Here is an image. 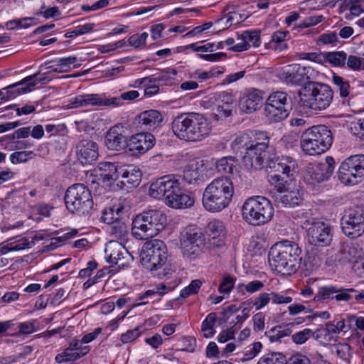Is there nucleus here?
<instances>
[{
  "instance_id": "29",
  "label": "nucleus",
  "mask_w": 364,
  "mask_h": 364,
  "mask_svg": "<svg viewBox=\"0 0 364 364\" xmlns=\"http://www.w3.org/2000/svg\"><path fill=\"white\" fill-rule=\"evenodd\" d=\"M276 200L285 206L295 207L301 204L304 198L300 190L298 188H285L282 193H279V195L276 196Z\"/></svg>"
},
{
  "instance_id": "33",
  "label": "nucleus",
  "mask_w": 364,
  "mask_h": 364,
  "mask_svg": "<svg viewBox=\"0 0 364 364\" xmlns=\"http://www.w3.org/2000/svg\"><path fill=\"white\" fill-rule=\"evenodd\" d=\"M122 166L118 167L115 164L111 162H102L99 164V169L101 171L100 177L103 181L119 180V170H121Z\"/></svg>"
},
{
  "instance_id": "49",
  "label": "nucleus",
  "mask_w": 364,
  "mask_h": 364,
  "mask_svg": "<svg viewBox=\"0 0 364 364\" xmlns=\"http://www.w3.org/2000/svg\"><path fill=\"white\" fill-rule=\"evenodd\" d=\"M314 336V331L309 328H305L292 335L291 338L296 344H303Z\"/></svg>"
},
{
  "instance_id": "64",
  "label": "nucleus",
  "mask_w": 364,
  "mask_h": 364,
  "mask_svg": "<svg viewBox=\"0 0 364 364\" xmlns=\"http://www.w3.org/2000/svg\"><path fill=\"white\" fill-rule=\"evenodd\" d=\"M16 238H10L6 242L0 244V252L5 255L11 251H18V247H14V244L16 243Z\"/></svg>"
},
{
  "instance_id": "60",
  "label": "nucleus",
  "mask_w": 364,
  "mask_h": 364,
  "mask_svg": "<svg viewBox=\"0 0 364 364\" xmlns=\"http://www.w3.org/2000/svg\"><path fill=\"white\" fill-rule=\"evenodd\" d=\"M357 290L353 288L350 289H338V291L335 295L336 301H349L352 296L350 293H355Z\"/></svg>"
},
{
  "instance_id": "36",
  "label": "nucleus",
  "mask_w": 364,
  "mask_h": 364,
  "mask_svg": "<svg viewBox=\"0 0 364 364\" xmlns=\"http://www.w3.org/2000/svg\"><path fill=\"white\" fill-rule=\"evenodd\" d=\"M237 165V160L233 156L223 157L215 164L217 171L223 174L233 173Z\"/></svg>"
},
{
  "instance_id": "47",
  "label": "nucleus",
  "mask_w": 364,
  "mask_h": 364,
  "mask_svg": "<svg viewBox=\"0 0 364 364\" xmlns=\"http://www.w3.org/2000/svg\"><path fill=\"white\" fill-rule=\"evenodd\" d=\"M259 31H245L241 35V39L245 41L247 44L252 43L254 47H258L260 45Z\"/></svg>"
},
{
  "instance_id": "63",
  "label": "nucleus",
  "mask_w": 364,
  "mask_h": 364,
  "mask_svg": "<svg viewBox=\"0 0 364 364\" xmlns=\"http://www.w3.org/2000/svg\"><path fill=\"white\" fill-rule=\"evenodd\" d=\"M254 330L255 331H260L264 328L265 316L263 313L259 312L256 314L253 318Z\"/></svg>"
},
{
  "instance_id": "59",
  "label": "nucleus",
  "mask_w": 364,
  "mask_h": 364,
  "mask_svg": "<svg viewBox=\"0 0 364 364\" xmlns=\"http://www.w3.org/2000/svg\"><path fill=\"white\" fill-rule=\"evenodd\" d=\"M141 332L138 328H136L132 330H129L126 333L122 334L121 336V341L122 343H127L134 341L137 338Z\"/></svg>"
},
{
  "instance_id": "7",
  "label": "nucleus",
  "mask_w": 364,
  "mask_h": 364,
  "mask_svg": "<svg viewBox=\"0 0 364 364\" xmlns=\"http://www.w3.org/2000/svg\"><path fill=\"white\" fill-rule=\"evenodd\" d=\"M233 194L232 180L227 176L218 177L205 188L203 195V205L209 212H220L229 205Z\"/></svg>"
},
{
  "instance_id": "48",
  "label": "nucleus",
  "mask_w": 364,
  "mask_h": 364,
  "mask_svg": "<svg viewBox=\"0 0 364 364\" xmlns=\"http://www.w3.org/2000/svg\"><path fill=\"white\" fill-rule=\"evenodd\" d=\"M33 351V348L30 346H24L22 351L17 355L9 356L8 358H2V360L1 361L3 364H7L14 363L16 361H18L21 359L26 358V357L31 353Z\"/></svg>"
},
{
  "instance_id": "28",
  "label": "nucleus",
  "mask_w": 364,
  "mask_h": 364,
  "mask_svg": "<svg viewBox=\"0 0 364 364\" xmlns=\"http://www.w3.org/2000/svg\"><path fill=\"white\" fill-rule=\"evenodd\" d=\"M203 164L199 162L186 166L182 174L183 181L188 184L199 185L204 182Z\"/></svg>"
},
{
  "instance_id": "13",
  "label": "nucleus",
  "mask_w": 364,
  "mask_h": 364,
  "mask_svg": "<svg viewBox=\"0 0 364 364\" xmlns=\"http://www.w3.org/2000/svg\"><path fill=\"white\" fill-rule=\"evenodd\" d=\"M181 248L188 257H197L205 245V237L201 230L195 225L185 228L181 237Z\"/></svg>"
},
{
  "instance_id": "42",
  "label": "nucleus",
  "mask_w": 364,
  "mask_h": 364,
  "mask_svg": "<svg viewBox=\"0 0 364 364\" xmlns=\"http://www.w3.org/2000/svg\"><path fill=\"white\" fill-rule=\"evenodd\" d=\"M338 291V289L336 287L330 285L320 287L317 294L315 296L316 300H325L335 299L336 294Z\"/></svg>"
},
{
  "instance_id": "9",
  "label": "nucleus",
  "mask_w": 364,
  "mask_h": 364,
  "mask_svg": "<svg viewBox=\"0 0 364 364\" xmlns=\"http://www.w3.org/2000/svg\"><path fill=\"white\" fill-rule=\"evenodd\" d=\"M67 209L78 215H90L93 208V200L90 190L82 183L70 186L65 194Z\"/></svg>"
},
{
  "instance_id": "34",
  "label": "nucleus",
  "mask_w": 364,
  "mask_h": 364,
  "mask_svg": "<svg viewBox=\"0 0 364 364\" xmlns=\"http://www.w3.org/2000/svg\"><path fill=\"white\" fill-rule=\"evenodd\" d=\"M357 250L356 248L348 244H343L340 247L336 259L341 264H346L353 262L356 258Z\"/></svg>"
},
{
  "instance_id": "37",
  "label": "nucleus",
  "mask_w": 364,
  "mask_h": 364,
  "mask_svg": "<svg viewBox=\"0 0 364 364\" xmlns=\"http://www.w3.org/2000/svg\"><path fill=\"white\" fill-rule=\"evenodd\" d=\"M291 333L290 328L277 326L266 331L264 336L272 343L279 341L281 338L290 336Z\"/></svg>"
},
{
  "instance_id": "26",
  "label": "nucleus",
  "mask_w": 364,
  "mask_h": 364,
  "mask_svg": "<svg viewBox=\"0 0 364 364\" xmlns=\"http://www.w3.org/2000/svg\"><path fill=\"white\" fill-rule=\"evenodd\" d=\"M264 92L257 89L247 92L239 102L240 109L245 112L252 113L261 107Z\"/></svg>"
},
{
  "instance_id": "57",
  "label": "nucleus",
  "mask_w": 364,
  "mask_h": 364,
  "mask_svg": "<svg viewBox=\"0 0 364 364\" xmlns=\"http://www.w3.org/2000/svg\"><path fill=\"white\" fill-rule=\"evenodd\" d=\"M167 289H170L166 285L164 284H160L156 287L155 289L147 290L144 294L140 295L139 297V300L141 301L150 296L154 295L156 294H159L160 295H164L165 294V291Z\"/></svg>"
},
{
  "instance_id": "19",
  "label": "nucleus",
  "mask_w": 364,
  "mask_h": 364,
  "mask_svg": "<svg viewBox=\"0 0 364 364\" xmlns=\"http://www.w3.org/2000/svg\"><path fill=\"white\" fill-rule=\"evenodd\" d=\"M312 71L311 67H304L299 64L289 65L279 73V77L284 82L301 85L305 80H309L308 74Z\"/></svg>"
},
{
  "instance_id": "2",
  "label": "nucleus",
  "mask_w": 364,
  "mask_h": 364,
  "mask_svg": "<svg viewBox=\"0 0 364 364\" xmlns=\"http://www.w3.org/2000/svg\"><path fill=\"white\" fill-rule=\"evenodd\" d=\"M152 198L164 199L165 203L173 208H187L193 205L194 197L191 193L183 192L178 179L171 176H164L153 182L149 188Z\"/></svg>"
},
{
  "instance_id": "25",
  "label": "nucleus",
  "mask_w": 364,
  "mask_h": 364,
  "mask_svg": "<svg viewBox=\"0 0 364 364\" xmlns=\"http://www.w3.org/2000/svg\"><path fill=\"white\" fill-rule=\"evenodd\" d=\"M127 141L124 127L122 125H115L107 132L105 145L110 150H122L127 146Z\"/></svg>"
},
{
  "instance_id": "55",
  "label": "nucleus",
  "mask_w": 364,
  "mask_h": 364,
  "mask_svg": "<svg viewBox=\"0 0 364 364\" xmlns=\"http://www.w3.org/2000/svg\"><path fill=\"white\" fill-rule=\"evenodd\" d=\"M264 287V284L262 282L259 280H254L247 283V284H240L239 286H237V289L244 287L247 292L250 294H253L255 292L262 290Z\"/></svg>"
},
{
  "instance_id": "24",
  "label": "nucleus",
  "mask_w": 364,
  "mask_h": 364,
  "mask_svg": "<svg viewBox=\"0 0 364 364\" xmlns=\"http://www.w3.org/2000/svg\"><path fill=\"white\" fill-rule=\"evenodd\" d=\"M38 75V73L33 75L28 76L19 82L4 88L3 90L6 92H3L1 100H8L9 99L15 97L21 93L31 92L36 85V82L31 80Z\"/></svg>"
},
{
  "instance_id": "62",
  "label": "nucleus",
  "mask_w": 364,
  "mask_h": 364,
  "mask_svg": "<svg viewBox=\"0 0 364 364\" xmlns=\"http://www.w3.org/2000/svg\"><path fill=\"white\" fill-rule=\"evenodd\" d=\"M350 346L347 343L338 344L335 347V352L339 358L346 360L350 355Z\"/></svg>"
},
{
  "instance_id": "54",
  "label": "nucleus",
  "mask_w": 364,
  "mask_h": 364,
  "mask_svg": "<svg viewBox=\"0 0 364 364\" xmlns=\"http://www.w3.org/2000/svg\"><path fill=\"white\" fill-rule=\"evenodd\" d=\"M223 73H224V69L223 68L213 69L208 72L196 71L195 73V77L199 79L201 81H203L207 79L212 78V77H214L219 75H221Z\"/></svg>"
},
{
  "instance_id": "10",
  "label": "nucleus",
  "mask_w": 364,
  "mask_h": 364,
  "mask_svg": "<svg viewBox=\"0 0 364 364\" xmlns=\"http://www.w3.org/2000/svg\"><path fill=\"white\" fill-rule=\"evenodd\" d=\"M274 208L269 200L264 197L250 198L242 205L243 218L252 225H264L271 220Z\"/></svg>"
},
{
  "instance_id": "23",
  "label": "nucleus",
  "mask_w": 364,
  "mask_h": 364,
  "mask_svg": "<svg viewBox=\"0 0 364 364\" xmlns=\"http://www.w3.org/2000/svg\"><path fill=\"white\" fill-rule=\"evenodd\" d=\"M119 180L117 186L120 189L127 188L129 189L139 186L141 178V171L139 168H136L133 166H122L119 170Z\"/></svg>"
},
{
  "instance_id": "16",
  "label": "nucleus",
  "mask_w": 364,
  "mask_h": 364,
  "mask_svg": "<svg viewBox=\"0 0 364 364\" xmlns=\"http://www.w3.org/2000/svg\"><path fill=\"white\" fill-rule=\"evenodd\" d=\"M306 223L310 225L307 230V236L311 245L326 247L331 244L333 236L331 225L316 218L309 220Z\"/></svg>"
},
{
  "instance_id": "1",
  "label": "nucleus",
  "mask_w": 364,
  "mask_h": 364,
  "mask_svg": "<svg viewBox=\"0 0 364 364\" xmlns=\"http://www.w3.org/2000/svg\"><path fill=\"white\" fill-rule=\"evenodd\" d=\"M232 146L244 154L242 162L248 169L259 170L267 166L287 176L296 172L297 164L293 158L272 156L274 149L269 146V138L266 132L250 131L244 133L234 139Z\"/></svg>"
},
{
  "instance_id": "12",
  "label": "nucleus",
  "mask_w": 364,
  "mask_h": 364,
  "mask_svg": "<svg viewBox=\"0 0 364 364\" xmlns=\"http://www.w3.org/2000/svg\"><path fill=\"white\" fill-rule=\"evenodd\" d=\"M338 178L345 185H355L364 178V155H354L343 161L339 167Z\"/></svg>"
},
{
  "instance_id": "50",
  "label": "nucleus",
  "mask_w": 364,
  "mask_h": 364,
  "mask_svg": "<svg viewBox=\"0 0 364 364\" xmlns=\"http://www.w3.org/2000/svg\"><path fill=\"white\" fill-rule=\"evenodd\" d=\"M202 282L199 279H195L191 284L181 290L180 296L186 298L191 294H197L201 287Z\"/></svg>"
},
{
  "instance_id": "43",
  "label": "nucleus",
  "mask_w": 364,
  "mask_h": 364,
  "mask_svg": "<svg viewBox=\"0 0 364 364\" xmlns=\"http://www.w3.org/2000/svg\"><path fill=\"white\" fill-rule=\"evenodd\" d=\"M224 230L225 228L223 223L217 220L210 221L206 228L207 233L213 238H215L220 237L221 235H223Z\"/></svg>"
},
{
  "instance_id": "61",
  "label": "nucleus",
  "mask_w": 364,
  "mask_h": 364,
  "mask_svg": "<svg viewBox=\"0 0 364 364\" xmlns=\"http://www.w3.org/2000/svg\"><path fill=\"white\" fill-rule=\"evenodd\" d=\"M323 16H309L304 19V21L300 23V28H309L313 26H316L323 20Z\"/></svg>"
},
{
  "instance_id": "14",
  "label": "nucleus",
  "mask_w": 364,
  "mask_h": 364,
  "mask_svg": "<svg viewBox=\"0 0 364 364\" xmlns=\"http://www.w3.org/2000/svg\"><path fill=\"white\" fill-rule=\"evenodd\" d=\"M343 232L348 237L356 238L364 233V206L355 205L346 210L341 218Z\"/></svg>"
},
{
  "instance_id": "30",
  "label": "nucleus",
  "mask_w": 364,
  "mask_h": 364,
  "mask_svg": "<svg viewBox=\"0 0 364 364\" xmlns=\"http://www.w3.org/2000/svg\"><path fill=\"white\" fill-rule=\"evenodd\" d=\"M102 97L98 94L78 95L70 100V108H77L87 105L102 106Z\"/></svg>"
},
{
  "instance_id": "6",
  "label": "nucleus",
  "mask_w": 364,
  "mask_h": 364,
  "mask_svg": "<svg viewBox=\"0 0 364 364\" xmlns=\"http://www.w3.org/2000/svg\"><path fill=\"white\" fill-rule=\"evenodd\" d=\"M299 107L306 112H320L331 104L334 92L327 84L308 81L298 92Z\"/></svg>"
},
{
  "instance_id": "46",
  "label": "nucleus",
  "mask_w": 364,
  "mask_h": 364,
  "mask_svg": "<svg viewBox=\"0 0 364 364\" xmlns=\"http://www.w3.org/2000/svg\"><path fill=\"white\" fill-rule=\"evenodd\" d=\"M35 156L36 154L31 151H16L10 155V161L14 164L25 163L28 159L33 158Z\"/></svg>"
},
{
  "instance_id": "3",
  "label": "nucleus",
  "mask_w": 364,
  "mask_h": 364,
  "mask_svg": "<svg viewBox=\"0 0 364 364\" xmlns=\"http://www.w3.org/2000/svg\"><path fill=\"white\" fill-rule=\"evenodd\" d=\"M171 129L181 140L186 141H199L210 132L211 127L207 118L196 112L183 113L176 117Z\"/></svg>"
},
{
  "instance_id": "11",
  "label": "nucleus",
  "mask_w": 364,
  "mask_h": 364,
  "mask_svg": "<svg viewBox=\"0 0 364 364\" xmlns=\"http://www.w3.org/2000/svg\"><path fill=\"white\" fill-rule=\"evenodd\" d=\"M291 109V98L284 92H274L267 98L264 115L271 122H279L285 119Z\"/></svg>"
},
{
  "instance_id": "8",
  "label": "nucleus",
  "mask_w": 364,
  "mask_h": 364,
  "mask_svg": "<svg viewBox=\"0 0 364 364\" xmlns=\"http://www.w3.org/2000/svg\"><path fill=\"white\" fill-rule=\"evenodd\" d=\"M333 139L332 132L326 126H313L302 133L300 146L305 154L315 156L328 150Z\"/></svg>"
},
{
  "instance_id": "38",
  "label": "nucleus",
  "mask_w": 364,
  "mask_h": 364,
  "mask_svg": "<svg viewBox=\"0 0 364 364\" xmlns=\"http://www.w3.org/2000/svg\"><path fill=\"white\" fill-rule=\"evenodd\" d=\"M111 233L119 240L124 241L129 235L128 226L124 221L117 220L111 227Z\"/></svg>"
},
{
  "instance_id": "52",
  "label": "nucleus",
  "mask_w": 364,
  "mask_h": 364,
  "mask_svg": "<svg viewBox=\"0 0 364 364\" xmlns=\"http://www.w3.org/2000/svg\"><path fill=\"white\" fill-rule=\"evenodd\" d=\"M148 36L149 34L146 32H144L141 34H134L129 38L128 43L131 46L138 48L146 43Z\"/></svg>"
},
{
  "instance_id": "32",
  "label": "nucleus",
  "mask_w": 364,
  "mask_h": 364,
  "mask_svg": "<svg viewBox=\"0 0 364 364\" xmlns=\"http://www.w3.org/2000/svg\"><path fill=\"white\" fill-rule=\"evenodd\" d=\"M144 212L149 215V220L156 236L166 226V215L159 210H149Z\"/></svg>"
},
{
  "instance_id": "31",
  "label": "nucleus",
  "mask_w": 364,
  "mask_h": 364,
  "mask_svg": "<svg viewBox=\"0 0 364 364\" xmlns=\"http://www.w3.org/2000/svg\"><path fill=\"white\" fill-rule=\"evenodd\" d=\"M177 72L173 68H166L161 70L158 76L146 77L141 80L140 83H154L159 85H167L171 83L172 80L176 75Z\"/></svg>"
},
{
  "instance_id": "35",
  "label": "nucleus",
  "mask_w": 364,
  "mask_h": 364,
  "mask_svg": "<svg viewBox=\"0 0 364 364\" xmlns=\"http://www.w3.org/2000/svg\"><path fill=\"white\" fill-rule=\"evenodd\" d=\"M323 64L329 63L332 66L343 67L345 65L347 55L343 51L324 52Z\"/></svg>"
},
{
  "instance_id": "27",
  "label": "nucleus",
  "mask_w": 364,
  "mask_h": 364,
  "mask_svg": "<svg viewBox=\"0 0 364 364\" xmlns=\"http://www.w3.org/2000/svg\"><path fill=\"white\" fill-rule=\"evenodd\" d=\"M163 120L161 114L155 109L146 110L136 117L138 124L144 129L151 130L158 127Z\"/></svg>"
},
{
  "instance_id": "15",
  "label": "nucleus",
  "mask_w": 364,
  "mask_h": 364,
  "mask_svg": "<svg viewBox=\"0 0 364 364\" xmlns=\"http://www.w3.org/2000/svg\"><path fill=\"white\" fill-rule=\"evenodd\" d=\"M334 165L335 161L331 156H327L323 162L307 164L303 176L304 182L314 188L328 180L333 172Z\"/></svg>"
},
{
  "instance_id": "44",
  "label": "nucleus",
  "mask_w": 364,
  "mask_h": 364,
  "mask_svg": "<svg viewBox=\"0 0 364 364\" xmlns=\"http://www.w3.org/2000/svg\"><path fill=\"white\" fill-rule=\"evenodd\" d=\"M332 82L338 87L341 97H346L350 94V85L342 77L333 75Z\"/></svg>"
},
{
  "instance_id": "18",
  "label": "nucleus",
  "mask_w": 364,
  "mask_h": 364,
  "mask_svg": "<svg viewBox=\"0 0 364 364\" xmlns=\"http://www.w3.org/2000/svg\"><path fill=\"white\" fill-rule=\"evenodd\" d=\"M235 109V104L232 96L227 92H223L215 97L211 108V114L217 121L223 120L232 116Z\"/></svg>"
},
{
  "instance_id": "4",
  "label": "nucleus",
  "mask_w": 364,
  "mask_h": 364,
  "mask_svg": "<svg viewBox=\"0 0 364 364\" xmlns=\"http://www.w3.org/2000/svg\"><path fill=\"white\" fill-rule=\"evenodd\" d=\"M301 250L291 241L284 240L274 244L269 252V262L279 273L291 275L300 267Z\"/></svg>"
},
{
  "instance_id": "51",
  "label": "nucleus",
  "mask_w": 364,
  "mask_h": 364,
  "mask_svg": "<svg viewBox=\"0 0 364 364\" xmlns=\"http://www.w3.org/2000/svg\"><path fill=\"white\" fill-rule=\"evenodd\" d=\"M287 34H289L288 31H276L272 34L271 43L275 44V46H274V48L275 50H282L287 47V44L277 45L282 43L284 41Z\"/></svg>"
},
{
  "instance_id": "5",
  "label": "nucleus",
  "mask_w": 364,
  "mask_h": 364,
  "mask_svg": "<svg viewBox=\"0 0 364 364\" xmlns=\"http://www.w3.org/2000/svg\"><path fill=\"white\" fill-rule=\"evenodd\" d=\"M140 261L146 269L159 278L173 272L168 260V249L162 240L156 239L146 242L141 251Z\"/></svg>"
},
{
  "instance_id": "58",
  "label": "nucleus",
  "mask_w": 364,
  "mask_h": 364,
  "mask_svg": "<svg viewBox=\"0 0 364 364\" xmlns=\"http://www.w3.org/2000/svg\"><path fill=\"white\" fill-rule=\"evenodd\" d=\"M346 321L348 323V329L353 328V323H354L358 330L364 331V317L348 315L347 316Z\"/></svg>"
},
{
  "instance_id": "22",
  "label": "nucleus",
  "mask_w": 364,
  "mask_h": 364,
  "mask_svg": "<svg viewBox=\"0 0 364 364\" xmlns=\"http://www.w3.org/2000/svg\"><path fill=\"white\" fill-rule=\"evenodd\" d=\"M155 138L149 132H140L132 136L127 141V146L131 151L144 154L153 147Z\"/></svg>"
},
{
  "instance_id": "56",
  "label": "nucleus",
  "mask_w": 364,
  "mask_h": 364,
  "mask_svg": "<svg viewBox=\"0 0 364 364\" xmlns=\"http://www.w3.org/2000/svg\"><path fill=\"white\" fill-rule=\"evenodd\" d=\"M272 300L271 293H262L255 300L254 306L257 310H259L267 305Z\"/></svg>"
},
{
  "instance_id": "17",
  "label": "nucleus",
  "mask_w": 364,
  "mask_h": 364,
  "mask_svg": "<svg viewBox=\"0 0 364 364\" xmlns=\"http://www.w3.org/2000/svg\"><path fill=\"white\" fill-rule=\"evenodd\" d=\"M105 252L107 262L118 266L119 269L128 267L133 260L132 255L117 241L109 242L106 245Z\"/></svg>"
},
{
  "instance_id": "40",
  "label": "nucleus",
  "mask_w": 364,
  "mask_h": 364,
  "mask_svg": "<svg viewBox=\"0 0 364 364\" xmlns=\"http://www.w3.org/2000/svg\"><path fill=\"white\" fill-rule=\"evenodd\" d=\"M274 172V173H271L269 176V182L272 186H274L279 193H282V191L285 189L286 184H287V180L284 178L283 176H285L287 178L292 176H287L285 174H283L282 172H277L273 170Z\"/></svg>"
},
{
  "instance_id": "41",
  "label": "nucleus",
  "mask_w": 364,
  "mask_h": 364,
  "mask_svg": "<svg viewBox=\"0 0 364 364\" xmlns=\"http://www.w3.org/2000/svg\"><path fill=\"white\" fill-rule=\"evenodd\" d=\"M345 9L348 10L351 15L358 16L364 13V0H346Z\"/></svg>"
},
{
  "instance_id": "20",
  "label": "nucleus",
  "mask_w": 364,
  "mask_h": 364,
  "mask_svg": "<svg viewBox=\"0 0 364 364\" xmlns=\"http://www.w3.org/2000/svg\"><path fill=\"white\" fill-rule=\"evenodd\" d=\"M75 149L77 160L83 165L91 164L99 156L98 145L92 140H80Z\"/></svg>"
},
{
  "instance_id": "39",
  "label": "nucleus",
  "mask_w": 364,
  "mask_h": 364,
  "mask_svg": "<svg viewBox=\"0 0 364 364\" xmlns=\"http://www.w3.org/2000/svg\"><path fill=\"white\" fill-rule=\"evenodd\" d=\"M257 364H287V358L282 353L272 352L261 357Z\"/></svg>"
},
{
  "instance_id": "21",
  "label": "nucleus",
  "mask_w": 364,
  "mask_h": 364,
  "mask_svg": "<svg viewBox=\"0 0 364 364\" xmlns=\"http://www.w3.org/2000/svg\"><path fill=\"white\" fill-rule=\"evenodd\" d=\"M145 212L137 215L132 221V233L139 240H146L156 236L155 232Z\"/></svg>"
},
{
  "instance_id": "53",
  "label": "nucleus",
  "mask_w": 364,
  "mask_h": 364,
  "mask_svg": "<svg viewBox=\"0 0 364 364\" xmlns=\"http://www.w3.org/2000/svg\"><path fill=\"white\" fill-rule=\"evenodd\" d=\"M235 280V278L230 275L225 276L219 286V291L223 294H229L234 287Z\"/></svg>"
},
{
  "instance_id": "45",
  "label": "nucleus",
  "mask_w": 364,
  "mask_h": 364,
  "mask_svg": "<svg viewBox=\"0 0 364 364\" xmlns=\"http://www.w3.org/2000/svg\"><path fill=\"white\" fill-rule=\"evenodd\" d=\"M13 238H16V243L14 244V247H19L18 250H22L25 249H28L32 247L35 244V240L37 238L36 236H29V237H21L16 236Z\"/></svg>"
}]
</instances>
